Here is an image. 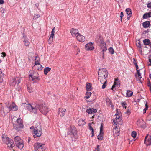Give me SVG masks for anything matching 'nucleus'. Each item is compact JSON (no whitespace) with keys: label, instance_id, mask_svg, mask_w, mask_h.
<instances>
[{"label":"nucleus","instance_id":"338daca9","mask_svg":"<svg viewBox=\"0 0 151 151\" xmlns=\"http://www.w3.org/2000/svg\"><path fill=\"white\" fill-rule=\"evenodd\" d=\"M2 54L3 55L2 56L3 57H4L6 56V54L5 52H2Z\"/></svg>","mask_w":151,"mask_h":151},{"label":"nucleus","instance_id":"4c0bfd02","mask_svg":"<svg viewBox=\"0 0 151 151\" xmlns=\"http://www.w3.org/2000/svg\"><path fill=\"white\" fill-rule=\"evenodd\" d=\"M107 80H104V81H103V83H104L102 85V89H104L105 88L106 86L107 85Z\"/></svg>","mask_w":151,"mask_h":151},{"label":"nucleus","instance_id":"774afa93","mask_svg":"<svg viewBox=\"0 0 151 151\" xmlns=\"http://www.w3.org/2000/svg\"><path fill=\"white\" fill-rule=\"evenodd\" d=\"M35 5L36 6H38L39 4H35Z\"/></svg>","mask_w":151,"mask_h":151},{"label":"nucleus","instance_id":"7c9ffc66","mask_svg":"<svg viewBox=\"0 0 151 151\" xmlns=\"http://www.w3.org/2000/svg\"><path fill=\"white\" fill-rule=\"evenodd\" d=\"M150 22L149 21H145L142 24L144 28H147L150 25Z\"/></svg>","mask_w":151,"mask_h":151},{"label":"nucleus","instance_id":"f704fd0d","mask_svg":"<svg viewBox=\"0 0 151 151\" xmlns=\"http://www.w3.org/2000/svg\"><path fill=\"white\" fill-rule=\"evenodd\" d=\"M7 111H5L4 110V108L3 107H2L1 109V115L3 116H4L6 115V114L7 113H6V112Z\"/></svg>","mask_w":151,"mask_h":151},{"label":"nucleus","instance_id":"0eeeda50","mask_svg":"<svg viewBox=\"0 0 151 151\" xmlns=\"http://www.w3.org/2000/svg\"><path fill=\"white\" fill-rule=\"evenodd\" d=\"M6 107L5 108V109L7 110L6 113H8L11 110L16 111L18 109V107L14 103H12L9 105V102H7L6 103Z\"/></svg>","mask_w":151,"mask_h":151},{"label":"nucleus","instance_id":"72a5a7b5","mask_svg":"<svg viewBox=\"0 0 151 151\" xmlns=\"http://www.w3.org/2000/svg\"><path fill=\"white\" fill-rule=\"evenodd\" d=\"M143 42L145 45H148L150 44V41L149 40L145 39L144 40Z\"/></svg>","mask_w":151,"mask_h":151},{"label":"nucleus","instance_id":"bf43d9fd","mask_svg":"<svg viewBox=\"0 0 151 151\" xmlns=\"http://www.w3.org/2000/svg\"><path fill=\"white\" fill-rule=\"evenodd\" d=\"M21 80L20 79H19L17 81V85H18L20 82Z\"/></svg>","mask_w":151,"mask_h":151},{"label":"nucleus","instance_id":"79ce46f5","mask_svg":"<svg viewBox=\"0 0 151 151\" xmlns=\"http://www.w3.org/2000/svg\"><path fill=\"white\" fill-rule=\"evenodd\" d=\"M137 72V73L138 75V77L139 78V79H141L142 78V77L141 76V74L140 73L139 70L138 69H136Z\"/></svg>","mask_w":151,"mask_h":151},{"label":"nucleus","instance_id":"b1692460","mask_svg":"<svg viewBox=\"0 0 151 151\" xmlns=\"http://www.w3.org/2000/svg\"><path fill=\"white\" fill-rule=\"evenodd\" d=\"M23 41L25 45L26 46H28L30 44V42L29 41L27 38L24 36L23 37Z\"/></svg>","mask_w":151,"mask_h":151},{"label":"nucleus","instance_id":"412c9836","mask_svg":"<svg viewBox=\"0 0 151 151\" xmlns=\"http://www.w3.org/2000/svg\"><path fill=\"white\" fill-rule=\"evenodd\" d=\"M6 144L7 145V147L9 148H12L15 146L13 141L11 139H10Z\"/></svg>","mask_w":151,"mask_h":151},{"label":"nucleus","instance_id":"a18cd8bd","mask_svg":"<svg viewBox=\"0 0 151 151\" xmlns=\"http://www.w3.org/2000/svg\"><path fill=\"white\" fill-rule=\"evenodd\" d=\"M115 116L116 117L115 118H114L113 119H121V118L120 117V116L119 114H116L115 115Z\"/></svg>","mask_w":151,"mask_h":151},{"label":"nucleus","instance_id":"473e14b6","mask_svg":"<svg viewBox=\"0 0 151 151\" xmlns=\"http://www.w3.org/2000/svg\"><path fill=\"white\" fill-rule=\"evenodd\" d=\"M51 70V68L48 67L46 68L44 70V73L45 75H47L48 72Z\"/></svg>","mask_w":151,"mask_h":151},{"label":"nucleus","instance_id":"bb28decb","mask_svg":"<svg viewBox=\"0 0 151 151\" xmlns=\"http://www.w3.org/2000/svg\"><path fill=\"white\" fill-rule=\"evenodd\" d=\"M119 86L118 85V84L116 82H115L114 83V84L112 86L111 88V89L113 91L115 92L116 89V87L118 88Z\"/></svg>","mask_w":151,"mask_h":151},{"label":"nucleus","instance_id":"3c124183","mask_svg":"<svg viewBox=\"0 0 151 151\" xmlns=\"http://www.w3.org/2000/svg\"><path fill=\"white\" fill-rule=\"evenodd\" d=\"M28 106V104H26V103H23L22 104V107H26L27 108V106Z\"/></svg>","mask_w":151,"mask_h":151},{"label":"nucleus","instance_id":"ddd939ff","mask_svg":"<svg viewBox=\"0 0 151 151\" xmlns=\"http://www.w3.org/2000/svg\"><path fill=\"white\" fill-rule=\"evenodd\" d=\"M85 49L87 51L93 50L94 49L93 43L89 42L87 44L85 45Z\"/></svg>","mask_w":151,"mask_h":151},{"label":"nucleus","instance_id":"a19ab883","mask_svg":"<svg viewBox=\"0 0 151 151\" xmlns=\"http://www.w3.org/2000/svg\"><path fill=\"white\" fill-rule=\"evenodd\" d=\"M137 135V133L136 132L133 131L132 132L131 134V135L132 137H133L134 138H135L136 137Z\"/></svg>","mask_w":151,"mask_h":151},{"label":"nucleus","instance_id":"f257e3e1","mask_svg":"<svg viewBox=\"0 0 151 151\" xmlns=\"http://www.w3.org/2000/svg\"><path fill=\"white\" fill-rule=\"evenodd\" d=\"M68 137L71 139L72 141H75L77 138V130L75 127L71 126L69 129L68 132Z\"/></svg>","mask_w":151,"mask_h":151},{"label":"nucleus","instance_id":"052dcab7","mask_svg":"<svg viewBox=\"0 0 151 151\" xmlns=\"http://www.w3.org/2000/svg\"><path fill=\"white\" fill-rule=\"evenodd\" d=\"M121 104L122 106L124 107V106H125L126 105V103L124 102H122L121 103Z\"/></svg>","mask_w":151,"mask_h":151},{"label":"nucleus","instance_id":"c85d7f7f","mask_svg":"<svg viewBox=\"0 0 151 151\" xmlns=\"http://www.w3.org/2000/svg\"><path fill=\"white\" fill-rule=\"evenodd\" d=\"M150 17H151V12L145 13L143 16V19H146Z\"/></svg>","mask_w":151,"mask_h":151},{"label":"nucleus","instance_id":"37998d69","mask_svg":"<svg viewBox=\"0 0 151 151\" xmlns=\"http://www.w3.org/2000/svg\"><path fill=\"white\" fill-rule=\"evenodd\" d=\"M75 50L76 51V54H77L78 52H79V48L77 46H75L74 47Z\"/></svg>","mask_w":151,"mask_h":151},{"label":"nucleus","instance_id":"69168bd1","mask_svg":"<svg viewBox=\"0 0 151 151\" xmlns=\"http://www.w3.org/2000/svg\"><path fill=\"white\" fill-rule=\"evenodd\" d=\"M1 11L2 12V13H4V8H3L2 7H1Z\"/></svg>","mask_w":151,"mask_h":151},{"label":"nucleus","instance_id":"c9c22d12","mask_svg":"<svg viewBox=\"0 0 151 151\" xmlns=\"http://www.w3.org/2000/svg\"><path fill=\"white\" fill-rule=\"evenodd\" d=\"M126 13L128 15L131 14L132 12L131 10L129 8H127L125 10Z\"/></svg>","mask_w":151,"mask_h":151},{"label":"nucleus","instance_id":"5fc2aeb1","mask_svg":"<svg viewBox=\"0 0 151 151\" xmlns=\"http://www.w3.org/2000/svg\"><path fill=\"white\" fill-rule=\"evenodd\" d=\"M131 113V112L129 110H127V111L126 112V114H127L128 115H129Z\"/></svg>","mask_w":151,"mask_h":151},{"label":"nucleus","instance_id":"393cba45","mask_svg":"<svg viewBox=\"0 0 151 151\" xmlns=\"http://www.w3.org/2000/svg\"><path fill=\"white\" fill-rule=\"evenodd\" d=\"M106 101L107 105L108 106L111 105L112 109H113L114 106L112 104V103L110 99L108 98L106 99Z\"/></svg>","mask_w":151,"mask_h":151},{"label":"nucleus","instance_id":"ea45409f","mask_svg":"<svg viewBox=\"0 0 151 151\" xmlns=\"http://www.w3.org/2000/svg\"><path fill=\"white\" fill-rule=\"evenodd\" d=\"M133 63H134V64L135 65L136 69H138L139 68H138V66L137 65V64L136 63V61L135 60V59L134 58H133Z\"/></svg>","mask_w":151,"mask_h":151},{"label":"nucleus","instance_id":"20e7f679","mask_svg":"<svg viewBox=\"0 0 151 151\" xmlns=\"http://www.w3.org/2000/svg\"><path fill=\"white\" fill-rule=\"evenodd\" d=\"M96 41L98 43L101 48L102 49L103 52H105L107 50L106 43L104 41L102 37L100 35H97L96 38Z\"/></svg>","mask_w":151,"mask_h":151},{"label":"nucleus","instance_id":"4d7b16f0","mask_svg":"<svg viewBox=\"0 0 151 151\" xmlns=\"http://www.w3.org/2000/svg\"><path fill=\"white\" fill-rule=\"evenodd\" d=\"M101 52H102V59H104V52H103L102 51V49H101Z\"/></svg>","mask_w":151,"mask_h":151},{"label":"nucleus","instance_id":"6ab92c4d","mask_svg":"<svg viewBox=\"0 0 151 151\" xmlns=\"http://www.w3.org/2000/svg\"><path fill=\"white\" fill-rule=\"evenodd\" d=\"M1 137L2 141L6 143L7 142H8L11 139L7 137L6 135L4 134H3L2 135Z\"/></svg>","mask_w":151,"mask_h":151},{"label":"nucleus","instance_id":"a211bd4d","mask_svg":"<svg viewBox=\"0 0 151 151\" xmlns=\"http://www.w3.org/2000/svg\"><path fill=\"white\" fill-rule=\"evenodd\" d=\"M76 37L78 40L81 42H83L85 40V37L79 33L77 35Z\"/></svg>","mask_w":151,"mask_h":151},{"label":"nucleus","instance_id":"f8f14e48","mask_svg":"<svg viewBox=\"0 0 151 151\" xmlns=\"http://www.w3.org/2000/svg\"><path fill=\"white\" fill-rule=\"evenodd\" d=\"M38 58L37 57H36L35 59V63L34 67L35 69L37 70H41L42 68V66L40 64L38 61L39 60Z\"/></svg>","mask_w":151,"mask_h":151},{"label":"nucleus","instance_id":"58836bf2","mask_svg":"<svg viewBox=\"0 0 151 151\" xmlns=\"http://www.w3.org/2000/svg\"><path fill=\"white\" fill-rule=\"evenodd\" d=\"M109 52L111 54L114 53V50L113 48L111 47H110L108 49Z\"/></svg>","mask_w":151,"mask_h":151},{"label":"nucleus","instance_id":"f3484780","mask_svg":"<svg viewBox=\"0 0 151 151\" xmlns=\"http://www.w3.org/2000/svg\"><path fill=\"white\" fill-rule=\"evenodd\" d=\"M66 111V109H59L58 112L59 115L60 117H62L64 116Z\"/></svg>","mask_w":151,"mask_h":151},{"label":"nucleus","instance_id":"9b49d317","mask_svg":"<svg viewBox=\"0 0 151 151\" xmlns=\"http://www.w3.org/2000/svg\"><path fill=\"white\" fill-rule=\"evenodd\" d=\"M14 127L17 131L19 130V129L23 127V125L21 119L19 118L15 121V124L14 125Z\"/></svg>","mask_w":151,"mask_h":151},{"label":"nucleus","instance_id":"13d9d810","mask_svg":"<svg viewBox=\"0 0 151 151\" xmlns=\"http://www.w3.org/2000/svg\"><path fill=\"white\" fill-rule=\"evenodd\" d=\"M116 126H115V127H114V130L113 131H114V132H116V130L118 129V127L117 126V125H116Z\"/></svg>","mask_w":151,"mask_h":151},{"label":"nucleus","instance_id":"6e6d98bb","mask_svg":"<svg viewBox=\"0 0 151 151\" xmlns=\"http://www.w3.org/2000/svg\"><path fill=\"white\" fill-rule=\"evenodd\" d=\"M94 151H100L99 150V146L97 145L96 148L95 149Z\"/></svg>","mask_w":151,"mask_h":151},{"label":"nucleus","instance_id":"a878e982","mask_svg":"<svg viewBox=\"0 0 151 151\" xmlns=\"http://www.w3.org/2000/svg\"><path fill=\"white\" fill-rule=\"evenodd\" d=\"M86 122L83 119H81L78 121V125L81 126H83L85 124Z\"/></svg>","mask_w":151,"mask_h":151},{"label":"nucleus","instance_id":"c03bdc74","mask_svg":"<svg viewBox=\"0 0 151 151\" xmlns=\"http://www.w3.org/2000/svg\"><path fill=\"white\" fill-rule=\"evenodd\" d=\"M149 62L148 63V66H151V55L148 58Z\"/></svg>","mask_w":151,"mask_h":151},{"label":"nucleus","instance_id":"864d4df0","mask_svg":"<svg viewBox=\"0 0 151 151\" xmlns=\"http://www.w3.org/2000/svg\"><path fill=\"white\" fill-rule=\"evenodd\" d=\"M147 6L148 8H151V2L147 4Z\"/></svg>","mask_w":151,"mask_h":151},{"label":"nucleus","instance_id":"6e6552de","mask_svg":"<svg viewBox=\"0 0 151 151\" xmlns=\"http://www.w3.org/2000/svg\"><path fill=\"white\" fill-rule=\"evenodd\" d=\"M29 74V78L30 80L34 81L33 83L37 82L39 79L38 78V74L35 71H31L30 72Z\"/></svg>","mask_w":151,"mask_h":151},{"label":"nucleus","instance_id":"cd10ccee","mask_svg":"<svg viewBox=\"0 0 151 151\" xmlns=\"http://www.w3.org/2000/svg\"><path fill=\"white\" fill-rule=\"evenodd\" d=\"M86 88L87 91H91L92 89L91 84L89 83H87L86 84Z\"/></svg>","mask_w":151,"mask_h":151},{"label":"nucleus","instance_id":"09e8293b","mask_svg":"<svg viewBox=\"0 0 151 151\" xmlns=\"http://www.w3.org/2000/svg\"><path fill=\"white\" fill-rule=\"evenodd\" d=\"M141 123H144V122L143 121L141 120H140V121H138L137 122V124H138L140 126H142V124H140Z\"/></svg>","mask_w":151,"mask_h":151},{"label":"nucleus","instance_id":"7ed1b4c3","mask_svg":"<svg viewBox=\"0 0 151 151\" xmlns=\"http://www.w3.org/2000/svg\"><path fill=\"white\" fill-rule=\"evenodd\" d=\"M37 125V126H35V127L32 126L30 128L33 132L34 138L40 137L42 134L41 126L39 123H38Z\"/></svg>","mask_w":151,"mask_h":151},{"label":"nucleus","instance_id":"2f4dec72","mask_svg":"<svg viewBox=\"0 0 151 151\" xmlns=\"http://www.w3.org/2000/svg\"><path fill=\"white\" fill-rule=\"evenodd\" d=\"M133 93V92L132 91L128 90L126 93V97H130L132 95Z\"/></svg>","mask_w":151,"mask_h":151},{"label":"nucleus","instance_id":"4be33fe9","mask_svg":"<svg viewBox=\"0 0 151 151\" xmlns=\"http://www.w3.org/2000/svg\"><path fill=\"white\" fill-rule=\"evenodd\" d=\"M55 32V31H54V30H52V31L51 32V35L49 37V40H48V42H49V43H51L53 41V37L55 35H54Z\"/></svg>","mask_w":151,"mask_h":151},{"label":"nucleus","instance_id":"423d86ee","mask_svg":"<svg viewBox=\"0 0 151 151\" xmlns=\"http://www.w3.org/2000/svg\"><path fill=\"white\" fill-rule=\"evenodd\" d=\"M14 140L16 146L21 150L24 147L23 142L22 140L19 136H16L14 138Z\"/></svg>","mask_w":151,"mask_h":151},{"label":"nucleus","instance_id":"0e129e2a","mask_svg":"<svg viewBox=\"0 0 151 151\" xmlns=\"http://www.w3.org/2000/svg\"><path fill=\"white\" fill-rule=\"evenodd\" d=\"M124 16V14L123 12H121V15L120 17L121 18Z\"/></svg>","mask_w":151,"mask_h":151},{"label":"nucleus","instance_id":"de8ad7c7","mask_svg":"<svg viewBox=\"0 0 151 151\" xmlns=\"http://www.w3.org/2000/svg\"><path fill=\"white\" fill-rule=\"evenodd\" d=\"M27 89L28 91L30 93L32 92L33 91V89L32 87H27Z\"/></svg>","mask_w":151,"mask_h":151},{"label":"nucleus","instance_id":"5701e85b","mask_svg":"<svg viewBox=\"0 0 151 151\" xmlns=\"http://www.w3.org/2000/svg\"><path fill=\"white\" fill-rule=\"evenodd\" d=\"M97 111L96 109L93 108L88 109L86 110V112L88 114H91L92 113H95Z\"/></svg>","mask_w":151,"mask_h":151},{"label":"nucleus","instance_id":"4468645a","mask_svg":"<svg viewBox=\"0 0 151 151\" xmlns=\"http://www.w3.org/2000/svg\"><path fill=\"white\" fill-rule=\"evenodd\" d=\"M144 143L147 146L150 145L151 144V137L150 135H147L145 138Z\"/></svg>","mask_w":151,"mask_h":151},{"label":"nucleus","instance_id":"1a4fd4ad","mask_svg":"<svg viewBox=\"0 0 151 151\" xmlns=\"http://www.w3.org/2000/svg\"><path fill=\"white\" fill-rule=\"evenodd\" d=\"M34 146L35 151H44L46 149L45 145L41 143H36Z\"/></svg>","mask_w":151,"mask_h":151},{"label":"nucleus","instance_id":"dca6fc26","mask_svg":"<svg viewBox=\"0 0 151 151\" xmlns=\"http://www.w3.org/2000/svg\"><path fill=\"white\" fill-rule=\"evenodd\" d=\"M70 32L72 35L73 37H76L77 35L79 34L78 33V30L74 28L71 29L70 30Z\"/></svg>","mask_w":151,"mask_h":151},{"label":"nucleus","instance_id":"2eb2a0df","mask_svg":"<svg viewBox=\"0 0 151 151\" xmlns=\"http://www.w3.org/2000/svg\"><path fill=\"white\" fill-rule=\"evenodd\" d=\"M103 126L102 124H101L100 128V134L97 136L98 139L100 140H102L103 138V135L104 133L103 132Z\"/></svg>","mask_w":151,"mask_h":151},{"label":"nucleus","instance_id":"c756f323","mask_svg":"<svg viewBox=\"0 0 151 151\" xmlns=\"http://www.w3.org/2000/svg\"><path fill=\"white\" fill-rule=\"evenodd\" d=\"M93 124H94L93 122H92V123H91V124L89 123L88 124L89 127V129L90 130L92 131L91 134H92V137H93L94 135V130H93V129L92 127V126Z\"/></svg>","mask_w":151,"mask_h":151},{"label":"nucleus","instance_id":"aec40b11","mask_svg":"<svg viewBox=\"0 0 151 151\" xmlns=\"http://www.w3.org/2000/svg\"><path fill=\"white\" fill-rule=\"evenodd\" d=\"M113 124L114 125H117L118 124H121L122 123V121L121 119L113 120Z\"/></svg>","mask_w":151,"mask_h":151},{"label":"nucleus","instance_id":"f03ea898","mask_svg":"<svg viewBox=\"0 0 151 151\" xmlns=\"http://www.w3.org/2000/svg\"><path fill=\"white\" fill-rule=\"evenodd\" d=\"M99 75L98 79L100 82L102 83L103 81L106 80V78L108 76V73L106 69L102 68L99 69L98 72Z\"/></svg>","mask_w":151,"mask_h":151},{"label":"nucleus","instance_id":"49530a36","mask_svg":"<svg viewBox=\"0 0 151 151\" xmlns=\"http://www.w3.org/2000/svg\"><path fill=\"white\" fill-rule=\"evenodd\" d=\"M145 107L144 109L143 110V113H146V111L147 110V109L148 108V106L147 104H146L145 105Z\"/></svg>","mask_w":151,"mask_h":151},{"label":"nucleus","instance_id":"680f3d73","mask_svg":"<svg viewBox=\"0 0 151 151\" xmlns=\"http://www.w3.org/2000/svg\"><path fill=\"white\" fill-rule=\"evenodd\" d=\"M4 3V1L3 0H0V4H2Z\"/></svg>","mask_w":151,"mask_h":151},{"label":"nucleus","instance_id":"9d476101","mask_svg":"<svg viewBox=\"0 0 151 151\" xmlns=\"http://www.w3.org/2000/svg\"><path fill=\"white\" fill-rule=\"evenodd\" d=\"M39 110L40 112L44 115H45L49 111V109L45 105H39Z\"/></svg>","mask_w":151,"mask_h":151},{"label":"nucleus","instance_id":"e433bc0d","mask_svg":"<svg viewBox=\"0 0 151 151\" xmlns=\"http://www.w3.org/2000/svg\"><path fill=\"white\" fill-rule=\"evenodd\" d=\"M91 94L92 93L91 92H86V96L85 97L87 99H88L89 98H90Z\"/></svg>","mask_w":151,"mask_h":151},{"label":"nucleus","instance_id":"8fccbe9b","mask_svg":"<svg viewBox=\"0 0 151 151\" xmlns=\"http://www.w3.org/2000/svg\"><path fill=\"white\" fill-rule=\"evenodd\" d=\"M40 17V15L39 14H35V15L33 19H37L38 18H39Z\"/></svg>","mask_w":151,"mask_h":151},{"label":"nucleus","instance_id":"e2e57ef3","mask_svg":"<svg viewBox=\"0 0 151 151\" xmlns=\"http://www.w3.org/2000/svg\"><path fill=\"white\" fill-rule=\"evenodd\" d=\"M17 119L16 117H14L12 119V121H15Z\"/></svg>","mask_w":151,"mask_h":151},{"label":"nucleus","instance_id":"603ef678","mask_svg":"<svg viewBox=\"0 0 151 151\" xmlns=\"http://www.w3.org/2000/svg\"><path fill=\"white\" fill-rule=\"evenodd\" d=\"M136 45L137 46L139 47V48H141V44H140V43L139 42H137L136 43Z\"/></svg>","mask_w":151,"mask_h":151},{"label":"nucleus","instance_id":"39448f33","mask_svg":"<svg viewBox=\"0 0 151 151\" xmlns=\"http://www.w3.org/2000/svg\"><path fill=\"white\" fill-rule=\"evenodd\" d=\"M39 107V105L37 104H28L27 106V109L29 111L34 114H36L38 111Z\"/></svg>","mask_w":151,"mask_h":151}]
</instances>
